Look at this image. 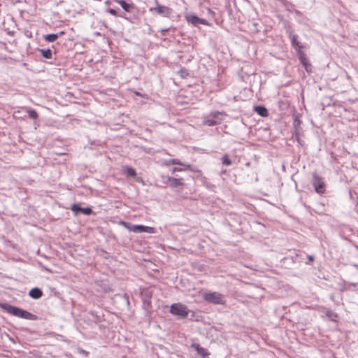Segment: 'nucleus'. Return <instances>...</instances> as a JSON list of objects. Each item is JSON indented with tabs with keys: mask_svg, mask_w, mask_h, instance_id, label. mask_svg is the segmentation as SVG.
<instances>
[{
	"mask_svg": "<svg viewBox=\"0 0 358 358\" xmlns=\"http://www.w3.org/2000/svg\"><path fill=\"white\" fill-rule=\"evenodd\" d=\"M0 308L8 313L20 318L32 320L34 317L31 313L8 303H0Z\"/></svg>",
	"mask_w": 358,
	"mask_h": 358,
	"instance_id": "1",
	"label": "nucleus"
},
{
	"mask_svg": "<svg viewBox=\"0 0 358 358\" xmlns=\"http://www.w3.org/2000/svg\"><path fill=\"white\" fill-rule=\"evenodd\" d=\"M170 313L173 315L178 316L182 318H185L188 316L189 310L188 309L187 306L180 303H173L170 306Z\"/></svg>",
	"mask_w": 358,
	"mask_h": 358,
	"instance_id": "2",
	"label": "nucleus"
},
{
	"mask_svg": "<svg viewBox=\"0 0 358 358\" xmlns=\"http://www.w3.org/2000/svg\"><path fill=\"white\" fill-rule=\"evenodd\" d=\"M203 299L205 301L213 304L224 305L226 303L224 296L216 292L206 293L203 295Z\"/></svg>",
	"mask_w": 358,
	"mask_h": 358,
	"instance_id": "3",
	"label": "nucleus"
},
{
	"mask_svg": "<svg viewBox=\"0 0 358 358\" xmlns=\"http://www.w3.org/2000/svg\"><path fill=\"white\" fill-rule=\"evenodd\" d=\"M122 224L127 228L129 231H133L135 233H149V234H154L155 233V229L154 227H147L143 225H130L127 222H122Z\"/></svg>",
	"mask_w": 358,
	"mask_h": 358,
	"instance_id": "4",
	"label": "nucleus"
},
{
	"mask_svg": "<svg viewBox=\"0 0 358 358\" xmlns=\"http://www.w3.org/2000/svg\"><path fill=\"white\" fill-rule=\"evenodd\" d=\"M313 186L316 192L322 194L325 191V185L322 178L317 173L313 174Z\"/></svg>",
	"mask_w": 358,
	"mask_h": 358,
	"instance_id": "5",
	"label": "nucleus"
},
{
	"mask_svg": "<svg viewBox=\"0 0 358 358\" xmlns=\"http://www.w3.org/2000/svg\"><path fill=\"white\" fill-rule=\"evenodd\" d=\"M185 20L188 23H190L194 26H197L199 24L209 25V23L206 20L201 19L195 15H187L185 16Z\"/></svg>",
	"mask_w": 358,
	"mask_h": 358,
	"instance_id": "6",
	"label": "nucleus"
},
{
	"mask_svg": "<svg viewBox=\"0 0 358 358\" xmlns=\"http://www.w3.org/2000/svg\"><path fill=\"white\" fill-rule=\"evenodd\" d=\"M167 185L172 188L185 186V183L182 178H176L171 176L166 177Z\"/></svg>",
	"mask_w": 358,
	"mask_h": 358,
	"instance_id": "7",
	"label": "nucleus"
},
{
	"mask_svg": "<svg viewBox=\"0 0 358 358\" xmlns=\"http://www.w3.org/2000/svg\"><path fill=\"white\" fill-rule=\"evenodd\" d=\"M150 10H154L159 15L168 17L171 13V9L165 6L157 5L154 8H150Z\"/></svg>",
	"mask_w": 358,
	"mask_h": 358,
	"instance_id": "8",
	"label": "nucleus"
},
{
	"mask_svg": "<svg viewBox=\"0 0 358 358\" xmlns=\"http://www.w3.org/2000/svg\"><path fill=\"white\" fill-rule=\"evenodd\" d=\"M299 58L301 63L304 66L306 71L308 73L311 72L312 66H311L310 63L308 62L305 53L300 52V54L299 55Z\"/></svg>",
	"mask_w": 358,
	"mask_h": 358,
	"instance_id": "9",
	"label": "nucleus"
},
{
	"mask_svg": "<svg viewBox=\"0 0 358 358\" xmlns=\"http://www.w3.org/2000/svg\"><path fill=\"white\" fill-rule=\"evenodd\" d=\"M192 348H194L198 355H201L203 358H206L210 355L206 348L200 346L198 343H193Z\"/></svg>",
	"mask_w": 358,
	"mask_h": 358,
	"instance_id": "10",
	"label": "nucleus"
},
{
	"mask_svg": "<svg viewBox=\"0 0 358 358\" xmlns=\"http://www.w3.org/2000/svg\"><path fill=\"white\" fill-rule=\"evenodd\" d=\"M292 44L293 47L295 48V50L297 51L298 55L300 54V52H303L302 51V49L303 48V46L301 45V43L297 40V36L294 35L292 37Z\"/></svg>",
	"mask_w": 358,
	"mask_h": 358,
	"instance_id": "11",
	"label": "nucleus"
},
{
	"mask_svg": "<svg viewBox=\"0 0 358 358\" xmlns=\"http://www.w3.org/2000/svg\"><path fill=\"white\" fill-rule=\"evenodd\" d=\"M254 110L260 116L266 117L268 116V110L263 106H255Z\"/></svg>",
	"mask_w": 358,
	"mask_h": 358,
	"instance_id": "12",
	"label": "nucleus"
},
{
	"mask_svg": "<svg viewBox=\"0 0 358 358\" xmlns=\"http://www.w3.org/2000/svg\"><path fill=\"white\" fill-rule=\"evenodd\" d=\"M64 31H60L59 34H50L43 36L44 39L48 42H55L59 38V36L64 35Z\"/></svg>",
	"mask_w": 358,
	"mask_h": 358,
	"instance_id": "13",
	"label": "nucleus"
},
{
	"mask_svg": "<svg viewBox=\"0 0 358 358\" xmlns=\"http://www.w3.org/2000/svg\"><path fill=\"white\" fill-rule=\"evenodd\" d=\"M43 292L38 288H33L29 292V296L33 299H39L42 296Z\"/></svg>",
	"mask_w": 358,
	"mask_h": 358,
	"instance_id": "14",
	"label": "nucleus"
},
{
	"mask_svg": "<svg viewBox=\"0 0 358 358\" xmlns=\"http://www.w3.org/2000/svg\"><path fill=\"white\" fill-rule=\"evenodd\" d=\"M115 1L120 4L125 11L129 12L131 8H134L133 4H129L123 0H115Z\"/></svg>",
	"mask_w": 358,
	"mask_h": 358,
	"instance_id": "15",
	"label": "nucleus"
},
{
	"mask_svg": "<svg viewBox=\"0 0 358 358\" xmlns=\"http://www.w3.org/2000/svg\"><path fill=\"white\" fill-rule=\"evenodd\" d=\"M326 316L330 319L331 321L336 322L338 317V315L336 313L334 312L331 310H327L325 312Z\"/></svg>",
	"mask_w": 358,
	"mask_h": 358,
	"instance_id": "16",
	"label": "nucleus"
},
{
	"mask_svg": "<svg viewBox=\"0 0 358 358\" xmlns=\"http://www.w3.org/2000/svg\"><path fill=\"white\" fill-rule=\"evenodd\" d=\"M123 172L127 173L128 176L135 177L136 176V172L134 169L129 166H124L123 168Z\"/></svg>",
	"mask_w": 358,
	"mask_h": 358,
	"instance_id": "17",
	"label": "nucleus"
},
{
	"mask_svg": "<svg viewBox=\"0 0 358 358\" xmlns=\"http://www.w3.org/2000/svg\"><path fill=\"white\" fill-rule=\"evenodd\" d=\"M39 51L44 58L51 59L52 57V50L50 49H41Z\"/></svg>",
	"mask_w": 358,
	"mask_h": 358,
	"instance_id": "18",
	"label": "nucleus"
},
{
	"mask_svg": "<svg viewBox=\"0 0 358 358\" xmlns=\"http://www.w3.org/2000/svg\"><path fill=\"white\" fill-rule=\"evenodd\" d=\"M182 166H183V168H178V167L173 168L171 169V173H174L176 172H180V171H183L190 170L191 169V165H189V164H184V165H182Z\"/></svg>",
	"mask_w": 358,
	"mask_h": 358,
	"instance_id": "19",
	"label": "nucleus"
},
{
	"mask_svg": "<svg viewBox=\"0 0 358 358\" xmlns=\"http://www.w3.org/2000/svg\"><path fill=\"white\" fill-rule=\"evenodd\" d=\"M219 122L217 120H214L213 117H212V119L206 117V118H205V120L203 121V124L207 125V126H214V125L217 124Z\"/></svg>",
	"mask_w": 358,
	"mask_h": 358,
	"instance_id": "20",
	"label": "nucleus"
},
{
	"mask_svg": "<svg viewBox=\"0 0 358 358\" xmlns=\"http://www.w3.org/2000/svg\"><path fill=\"white\" fill-rule=\"evenodd\" d=\"M222 164L226 166H229L231 164V160L229 158V156L228 155H225L222 157Z\"/></svg>",
	"mask_w": 358,
	"mask_h": 358,
	"instance_id": "21",
	"label": "nucleus"
},
{
	"mask_svg": "<svg viewBox=\"0 0 358 358\" xmlns=\"http://www.w3.org/2000/svg\"><path fill=\"white\" fill-rule=\"evenodd\" d=\"M27 113L29 114V117H31L32 119L36 120L38 117V113L34 110H29L27 111Z\"/></svg>",
	"mask_w": 358,
	"mask_h": 358,
	"instance_id": "22",
	"label": "nucleus"
},
{
	"mask_svg": "<svg viewBox=\"0 0 358 358\" xmlns=\"http://www.w3.org/2000/svg\"><path fill=\"white\" fill-rule=\"evenodd\" d=\"M167 164H177V165H184V164H182L179 159H170L168 162H167Z\"/></svg>",
	"mask_w": 358,
	"mask_h": 358,
	"instance_id": "23",
	"label": "nucleus"
},
{
	"mask_svg": "<svg viewBox=\"0 0 358 358\" xmlns=\"http://www.w3.org/2000/svg\"><path fill=\"white\" fill-rule=\"evenodd\" d=\"M71 210L77 213L78 212H80V210H81V208L77 205V204H73L71 206Z\"/></svg>",
	"mask_w": 358,
	"mask_h": 358,
	"instance_id": "24",
	"label": "nucleus"
},
{
	"mask_svg": "<svg viewBox=\"0 0 358 358\" xmlns=\"http://www.w3.org/2000/svg\"><path fill=\"white\" fill-rule=\"evenodd\" d=\"M80 212L85 215H90L92 210L90 208H81Z\"/></svg>",
	"mask_w": 358,
	"mask_h": 358,
	"instance_id": "25",
	"label": "nucleus"
},
{
	"mask_svg": "<svg viewBox=\"0 0 358 358\" xmlns=\"http://www.w3.org/2000/svg\"><path fill=\"white\" fill-rule=\"evenodd\" d=\"M222 113L218 112V111H215V112H213L210 115V116L215 120H219L220 119V115H221Z\"/></svg>",
	"mask_w": 358,
	"mask_h": 358,
	"instance_id": "26",
	"label": "nucleus"
},
{
	"mask_svg": "<svg viewBox=\"0 0 358 358\" xmlns=\"http://www.w3.org/2000/svg\"><path fill=\"white\" fill-rule=\"evenodd\" d=\"M108 12L110 14H111L112 15H114V16L117 15V12H116V10H114V9H113V8H109V9L108 10Z\"/></svg>",
	"mask_w": 358,
	"mask_h": 358,
	"instance_id": "27",
	"label": "nucleus"
},
{
	"mask_svg": "<svg viewBox=\"0 0 358 358\" xmlns=\"http://www.w3.org/2000/svg\"><path fill=\"white\" fill-rule=\"evenodd\" d=\"M134 93L136 95V96H141V97H143V98H147V96L145 94H141L140 92H137V91H134Z\"/></svg>",
	"mask_w": 358,
	"mask_h": 358,
	"instance_id": "28",
	"label": "nucleus"
},
{
	"mask_svg": "<svg viewBox=\"0 0 358 358\" xmlns=\"http://www.w3.org/2000/svg\"><path fill=\"white\" fill-rule=\"evenodd\" d=\"M308 260L310 262H313L314 261V257L313 256H308Z\"/></svg>",
	"mask_w": 358,
	"mask_h": 358,
	"instance_id": "29",
	"label": "nucleus"
},
{
	"mask_svg": "<svg viewBox=\"0 0 358 358\" xmlns=\"http://www.w3.org/2000/svg\"><path fill=\"white\" fill-rule=\"evenodd\" d=\"M357 205H358V196H357Z\"/></svg>",
	"mask_w": 358,
	"mask_h": 358,
	"instance_id": "30",
	"label": "nucleus"
}]
</instances>
